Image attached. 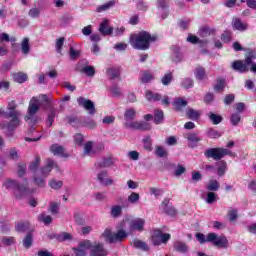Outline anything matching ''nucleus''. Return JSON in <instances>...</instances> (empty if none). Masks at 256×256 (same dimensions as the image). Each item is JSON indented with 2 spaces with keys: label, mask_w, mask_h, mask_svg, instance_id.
<instances>
[{
  "label": "nucleus",
  "mask_w": 256,
  "mask_h": 256,
  "mask_svg": "<svg viewBox=\"0 0 256 256\" xmlns=\"http://www.w3.org/2000/svg\"><path fill=\"white\" fill-rule=\"evenodd\" d=\"M22 243L25 249H31V247L33 246V233L28 232L24 237Z\"/></svg>",
  "instance_id": "25"
},
{
  "label": "nucleus",
  "mask_w": 256,
  "mask_h": 256,
  "mask_svg": "<svg viewBox=\"0 0 256 256\" xmlns=\"http://www.w3.org/2000/svg\"><path fill=\"white\" fill-rule=\"evenodd\" d=\"M57 115V111L55 109H52L47 117L46 123L48 127H53V122L55 121V117Z\"/></svg>",
  "instance_id": "42"
},
{
  "label": "nucleus",
  "mask_w": 256,
  "mask_h": 256,
  "mask_svg": "<svg viewBox=\"0 0 256 256\" xmlns=\"http://www.w3.org/2000/svg\"><path fill=\"white\" fill-rule=\"evenodd\" d=\"M185 171H187V168L181 164H178L177 169L174 171V175L175 177H181Z\"/></svg>",
  "instance_id": "63"
},
{
  "label": "nucleus",
  "mask_w": 256,
  "mask_h": 256,
  "mask_svg": "<svg viewBox=\"0 0 256 256\" xmlns=\"http://www.w3.org/2000/svg\"><path fill=\"white\" fill-rule=\"evenodd\" d=\"M102 237L110 244L123 243L124 239H127L128 234L125 230L119 229L117 232H113L111 229L106 228L102 233Z\"/></svg>",
  "instance_id": "7"
},
{
  "label": "nucleus",
  "mask_w": 256,
  "mask_h": 256,
  "mask_svg": "<svg viewBox=\"0 0 256 256\" xmlns=\"http://www.w3.org/2000/svg\"><path fill=\"white\" fill-rule=\"evenodd\" d=\"M106 73H107V75H109L111 80L117 79L121 75V69L120 68H115V67L108 68L106 70Z\"/></svg>",
  "instance_id": "28"
},
{
  "label": "nucleus",
  "mask_w": 256,
  "mask_h": 256,
  "mask_svg": "<svg viewBox=\"0 0 256 256\" xmlns=\"http://www.w3.org/2000/svg\"><path fill=\"white\" fill-rule=\"evenodd\" d=\"M140 131H151L153 126L149 122L140 121Z\"/></svg>",
  "instance_id": "62"
},
{
  "label": "nucleus",
  "mask_w": 256,
  "mask_h": 256,
  "mask_svg": "<svg viewBox=\"0 0 256 256\" xmlns=\"http://www.w3.org/2000/svg\"><path fill=\"white\" fill-rule=\"evenodd\" d=\"M196 239L200 245L212 243L214 247H218L220 249H227V247H229V240H227V237L225 235L218 236L214 232L208 233L206 237L205 234L198 232L196 233Z\"/></svg>",
  "instance_id": "3"
},
{
  "label": "nucleus",
  "mask_w": 256,
  "mask_h": 256,
  "mask_svg": "<svg viewBox=\"0 0 256 256\" xmlns=\"http://www.w3.org/2000/svg\"><path fill=\"white\" fill-rule=\"evenodd\" d=\"M229 221L231 223L235 222L236 219H238L239 214L237 213V209H232L228 212Z\"/></svg>",
  "instance_id": "60"
},
{
  "label": "nucleus",
  "mask_w": 256,
  "mask_h": 256,
  "mask_svg": "<svg viewBox=\"0 0 256 256\" xmlns=\"http://www.w3.org/2000/svg\"><path fill=\"white\" fill-rule=\"evenodd\" d=\"M41 164V157L36 156L35 160L32 161L28 167L29 171H32V173H35L37 169H39V165Z\"/></svg>",
  "instance_id": "37"
},
{
  "label": "nucleus",
  "mask_w": 256,
  "mask_h": 256,
  "mask_svg": "<svg viewBox=\"0 0 256 256\" xmlns=\"http://www.w3.org/2000/svg\"><path fill=\"white\" fill-rule=\"evenodd\" d=\"M133 247H135V249H141L142 251H149V247L147 246V243H145L143 240L134 239Z\"/></svg>",
  "instance_id": "30"
},
{
  "label": "nucleus",
  "mask_w": 256,
  "mask_h": 256,
  "mask_svg": "<svg viewBox=\"0 0 256 256\" xmlns=\"http://www.w3.org/2000/svg\"><path fill=\"white\" fill-rule=\"evenodd\" d=\"M225 87H227V79L224 77H217L216 83L213 86L215 93H223L225 91Z\"/></svg>",
  "instance_id": "15"
},
{
  "label": "nucleus",
  "mask_w": 256,
  "mask_h": 256,
  "mask_svg": "<svg viewBox=\"0 0 256 256\" xmlns=\"http://www.w3.org/2000/svg\"><path fill=\"white\" fill-rule=\"evenodd\" d=\"M194 75L198 81H203L207 77V71L205 70V67L197 66Z\"/></svg>",
  "instance_id": "20"
},
{
  "label": "nucleus",
  "mask_w": 256,
  "mask_h": 256,
  "mask_svg": "<svg viewBox=\"0 0 256 256\" xmlns=\"http://www.w3.org/2000/svg\"><path fill=\"white\" fill-rule=\"evenodd\" d=\"M144 227H145V219L143 218L132 220L130 223V229L132 231H143Z\"/></svg>",
  "instance_id": "18"
},
{
  "label": "nucleus",
  "mask_w": 256,
  "mask_h": 256,
  "mask_svg": "<svg viewBox=\"0 0 256 256\" xmlns=\"http://www.w3.org/2000/svg\"><path fill=\"white\" fill-rule=\"evenodd\" d=\"M111 7H115V0H110L109 2L98 6L96 11L97 13H103V11H107L109 9H111Z\"/></svg>",
  "instance_id": "32"
},
{
  "label": "nucleus",
  "mask_w": 256,
  "mask_h": 256,
  "mask_svg": "<svg viewBox=\"0 0 256 256\" xmlns=\"http://www.w3.org/2000/svg\"><path fill=\"white\" fill-rule=\"evenodd\" d=\"M14 81L16 83H25V81H27L29 79V76H27V74L23 73V72H18L16 74H14Z\"/></svg>",
  "instance_id": "36"
},
{
  "label": "nucleus",
  "mask_w": 256,
  "mask_h": 256,
  "mask_svg": "<svg viewBox=\"0 0 256 256\" xmlns=\"http://www.w3.org/2000/svg\"><path fill=\"white\" fill-rule=\"evenodd\" d=\"M28 15L32 19H37L41 16V10H39L37 7L31 8L28 12Z\"/></svg>",
  "instance_id": "50"
},
{
  "label": "nucleus",
  "mask_w": 256,
  "mask_h": 256,
  "mask_svg": "<svg viewBox=\"0 0 256 256\" xmlns=\"http://www.w3.org/2000/svg\"><path fill=\"white\" fill-rule=\"evenodd\" d=\"M174 249L178 253H187V251L189 250V247L185 242L177 241L174 243Z\"/></svg>",
  "instance_id": "26"
},
{
  "label": "nucleus",
  "mask_w": 256,
  "mask_h": 256,
  "mask_svg": "<svg viewBox=\"0 0 256 256\" xmlns=\"http://www.w3.org/2000/svg\"><path fill=\"white\" fill-rule=\"evenodd\" d=\"M124 126L127 129H134L135 131H140V121H134V122H126Z\"/></svg>",
  "instance_id": "51"
},
{
  "label": "nucleus",
  "mask_w": 256,
  "mask_h": 256,
  "mask_svg": "<svg viewBox=\"0 0 256 256\" xmlns=\"http://www.w3.org/2000/svg\"><path fill=\"white\" fill-rule=\"evenodd\" d=\"M136 115H137V112L135 111V109L131 108L125 111L124 119L125 121H133Z\"/></svg>",
  "instance_id": "38"
},
{
  "label": "nucleus",
  "mask_w": 256,
  "mask_h": 256,
  "mask_svg": "<svg viewBox=\"0 0 256 256\" xmlns=\"http://www.w3.org/2000/svg\"><path fill=\"white\" fill-rule=\"evenodd\" d=\"M153 79H155V76L149 70L144 71L142 73V76L140 77L141 83H144V84L151 83V81H153Z\"/></svg>",
  "instance_id": "24"
},
{
  "label": "nucleus",
  "mask_w": 256,
  "mask_h": 256,
  "mask_svg": "<svg viewBox=\"0 0 256 256\" xmlns=\"http://www.w3.org/2000/svg\"><path fill=\"white\" fill-rule=\"evenodd\" d=\"M49 187H51V189H61V187H63V181L61 180H56V179H51L48 182Z\"/></svg>",
  "instance_id": "43"
},
{
  "label": "nucleus",
  "mask_w": 256,
  "mask_h": 256,
  "mask_svg": "<svg viewBox=\"0 0 256 256\" xmlns=\"http://www.w3.org/2000/svg\"><path fill=\"white\" fill-rule=\"evenodd\" d=\"M65 44V37H60L56 40V51L61 53L63 51V45Z\"/></svg>",
  "instance_id": "56"
},
{
  "label": "nucleus",
  "mask_w": 256,
  "mask_h": 256,
  "mask_svg": "<svg viewBox=\"0 0 256 256\" xmlns=\"http://www.w3.org/2000/svg\"><path fill=\"white\" fill-rule=\"evenodd\" d=\"M99 32L103 37H107L109 35H113V27L109 26V21L104 20L99 27Z\"/></svg>",
  "instance_id": "16"
},
{
  "label": "nucleus",
  "mask_w": 256,
  "mask_h": 256,
  "mask_svg": "<svg viewBox=\"0 0 256 256\" xmlns=\"http://www.w3.org/2000/svg\"><path fill=\"white\" fill-rule=\"evenodd\" d=\"M256 59L255 50L248 49L245 53V60H236L233 62L232 67L234 71L239 73H247L249 71V65H253V60Z\"/></svg>",
  "instance_id": "6"
},
{
  "label": "nucleus",
  "mask_w": 256,
  "mask_h": 256,
  "mask_svg": "<svg viewBox=\"0 0 256 256\" xmlns=\"http://www.w3.org/2000/svg\"><path fill=\"white\" fill-rule=\"evenodd\" d=\"M79 247L80 249H90L92 250L93 249V244L90 242V240H84L82 242L79 243Z\"/></svg>",
  "instance_id": "59"
},
{
  "label": "nucleus",
  "mask_w": 256,
  "mask_h": 256,
  "mask_svg": "<svg viewBox=\"0 0 256 256\" xmlns=\"http://www.w3.org/2000/svg\"><path fill=\"white\" fill-rule=\"evenodd\" d=\"M140 197H141V196L139 195V193L132 192V193L128 196V202H129V203H132V204H135V203H137V201H139Z\"/></svg>",
  "instance_id": "58"
},
{
  "label": "nucleus",
  "mask_w": 256,
  "mask_h": 256,
  "mask_svg": "<svg viewBox=\"0 0 256 256\" xmlns=\"http://www.w3.org/2000/svg\"><path fill=\"white\" fill-rule=\"evenodd\" d=\"M98 167H100V169H105L107 167H113V158H111V157L103 158V160L100 163H98Z\"/></svg>",
  "instance_id": "35"
},
{
  "label": "nucleus",
  "mask_w": 256,
  "mask_h": 256,
  "mask_svg": "<svg viewBox=\"0 0 256 256\" xmlns=\"http://www.w3.org/2000/svg\"><path fill=\"white\" fill-rule=\"evenodd\" d=\"M171 81H173V72H167L161 79L162 85H170Z\"/></svg>",
  "instance_id": "41"
},
{
  "label": "nucleus",
  "mask_w": 256,
  "mask_h": 256,
  "mask_svg": "<svg viewBox=\"0 0 256 256\" xmlns=\"http://www.w3.org/2000/svg\"><path fill=\"white\" fill-rule=\"evenodd\" d=\"M39 109H40L39 98L32 97V99L29 102L28 114L26 116V119H28V120L33 119V117H35V115H37Z\"/></svg>",
  "instance_id": "9"
},
{
  "label": "nucleus",
  "mask_w": 256,
  "mask_h": 256,
  "mask_svg": "<svg viewBox=\"0 0 256 256\" xmlns=\"http://www.w3.org/2000/svg\"><path fill=\"white\" fill-rule=\"evenodd\" d=\"M171 239V234L163 233L161 229H154L150 241L154 247H159L162 243L167 244Z\"/></svg>",
  "instance_id": "8"
},
{
  "label": "nucleus",
  "mask_w": 256,
  "mask_h": 256,
  "mask_svg": "<svg viewBox=\"0 0 256 256\" xmlns=\"http://www.w3.org/2000/svg\"><path fill=\"white\" fill-rule=\"evenodd\" d=\"M69 55H70V59L72 61H75V59H77L79 55H81V51L75 50L73 49V47H70Z\"/></svg>",
  "instance_id": "64"
},
{
  "label": "nucleus",
  "mask_w": 256,
  "mask_h": 256,
  "mask_svg": "<svg viewBox=\"0 0 256 256\" xmlns=\"http://www.w3.org/2000/svg\"><path fill=\"white\" fill-rule=\"evenodd\" d=\"M158 9H169V0H156Z\"/></svg>",
  "instance_id": "57"
},
{
  "label": "nucleus",
  "mask_w": 256,
  "mask_h": 256,
  "mask_svg": "<svg viewBox=\"0 0 256 256\" xmlns=\"http://www.w3.org/2000/svg\"><path fill=\"white\" fill-rule=\"evenodd\" d=\"M155 155L160 159H163L165 157H168L169 152H167V150L163 146L158 145L155 147Z\"/></svg>",
  "instance_id": "31"
},
{
  "label": "nucleus",
  "mask_w": 256,
  "mask_h": 256,
  "mask_svg": "<svg viewBox=\"0 0 256 256\" xmlns=\"http://www.w3.org/2000/svg\"><path fill=\"white\" fill-rule=\"evenodd\" d=\"M53 167L59 170V166L57 165V163H55L53 159H48L46 166L40 169L41 175L43 177H47V175H49V173L53 171Z\"/></svg>",
  "instance_id": "14"
},
{
  "label": "nucleus",
  "mask_w": 256,
  "mask_h": 256,
  "mask_svg": "<svg viewBox=\"0 0 256 256\" xmlns=\"http://www.w3.org/2000/svg\"><path fill=\"white\" fill-rule=\"evenodd\" d=\"M142 143L145 151H153V141L151 140V136H145L142 139Z\"/></svg>",
  "instance_id": "33"
},
{
  "label": "nucleus",
  "mask_w": 256,
  "mask_h": 256,
  "mask_svg": "<svg viewBox=\"0 0 256 256\" xmlns=\"http://www.w3.org/2000/svg\"><path fill=\"white\" fill-rule=\"evenodd\" d=\"M29 227V221L18 222L15 230L17 231V233H25V231H29Z\"/></svg>",
  "instance_id": "29"
},
{
  "label": "nucleus",
  "mask_w": 256,
  "mask_h": 256,
  "mask_svg": "<svg viewBox=\"0 0 256 256\" xmlns=\"http://www.w3.org/2000/svg\"><path fill=\"white\" fill-rule=\"evenodd\" d=\"M226 155H233V153L231 150L221 147L208 148L204 152L206 159H214V161H218L216 165L218 167L217 171L219 177H223V175H225L227 172V162L225 160H221L223 157H226Z\"/></svg>",
  "instance_id": "1"
},
{
  "label": "nucleus",
  "mask_w": 256,
  "mask_h": 256,
  "mask_svg": "<svg viewBox=\"0 0 256 256\" xmlns=\"http://www.w3.org/2000/svg\"><path fill=\"white\" fill-rule=\"evenodd\" d=\"M25 184H19L17 180H11L8 179L6 180L2 185L7 189V191L11 190L16 191L14 192L15 198L16 199H23L25 195H27V185H29V182L27 179H24Z\"/></svg>",
  "instance_id": "5"
},
{
  "label": "nucleus",
  "mask_w": 256,
  "mask_h": 256,
  "mask_svg": "<svg viewBox=\"0 0 256 256\" xmlns=\"http://www.w3.org/2000/svg\"><path fill=\"white\" fill-rule=\"evenodd\" d=\"M216 201H217V194H215V192H208L206 197V203H208V205H213V203Z\"/></svg>",
  "instance_id": "54"
},
{
  "label": "nucleus",
  "mask_w": 256,
  "mask_h": 256,
  "mask_svg": "<svg viewBox=\"0 0 256 256\" xmlns=\"http://www.w3.org/2000/svg\"><path fill=\"white\" fill-rule=\"evenodd\" d=\"M136 7L139 11H147L149 9V6L143 0H137Z\"/></svg>",
  "instance_id": "61"
},
{
  "label": "nucleus",
  "mask_w": 256,
  "mask_h": 256,
  "mask_svg": "<svg viewBox=\"0 0 256 256\" xmlns=\"http://www.w3.org/2000/svg\"><path fill=\"white\" fill-rule=\"evenodd\" d=\"M61 207V202H51L49 211L52 215H57L59 213V208Z\"/></svg>",
  "instance_id": "46"
},
{
  "label": "nucleus",
  "mask_w": 256,
  "mask_h": 256,
  "mask_svg": "<svg viewBox=\"0 0 256 256\" xmlns=\"http://www.w3.org/2000/svg\"><path fill=\"white\" fill-rule=\"evenodd\" d=\"M21 49L24 55H29V51H31V46H29V38L23 39Z\"/></svg>",
  "instance_id": "39"
},
{
  "label": "nucleus",
  "mask_w": 256,
  "mask_h": 256,
  "mask_svg": "<svg viewBox=\"0 0 256 256\" xmlns=\"http://www.w3.org/2000/svg\"><path fill=\"white\" fill-rule=\"evenodd\" d=\"M77 103L79 107H84L86 111H89L90 115H95L96 110H95V104L93 101L89 99H85L83 96H80L77 98Z\"/></svg>",
  "instance_id": "10"
},
{
  "label": "nucleus",
  "mask_w": 256,
  "mask_h": 256,
  "mask_svg": "<svg viewBox=\"0 0 256 256\" xmlns=\"http://www.w3.org/2000/svg\"><path fill=\"white\" fill-rule=\"evenodd\" d=\"M80 73H85L87 77H95V67L85 66L82 69L78 70Z\"/></svg>",
  "instance_id": "34"
},
{
  "label": "nucleus",
  "mask_w": 256,
  "mask_h": 256,
  "mask_svg": "<svg viewBox=\"0 0 256 256\" xmlns=\"http://www.w3.org/2000/svg\"><path fill=\"white\" fill-rule=\"evenodd\" d=\"M110 215L113 219H117V217H121L123 215V207L120 205H114L110 209Z\"/></svg>",
  "instance_id": "23"
},
{
  "label": "nucleus",
  "mask_w": 256,
  "mask_h": 256,
  "mask_svg": "<svg viewBox=\"0 0 256 256\" xmlns=\"http://www.w3.org/2000/svg\"><path fill=\"white\" fill-rule=\"evenodd\" d=\"M195 85V82L191 78H184V80L181 82V87L184 89H191Z\"/></svg>",
  "instance_id": "49"
},
{
  "label": "nucleus",
  "mask_w": 256,
  "mask_h": 256,
  "mask_svg": "<svg viewBox=\"0 0 256 256\" xmlns=\"http://www.w3.org/2000/svg\"><path fill=\"white\" fill-rule=\"evenodd\" d=\"M209 119L212 121L213 125H219L223 121V117L221 115H217L213 112L209 113Z\"/></svg>",
  "instance_id": "40"
},
{
  "label": "nucleus",
  "mask_w": 256,
  "mask_h": 256,
  "mask_svg": "<svg viewBox=\"0 0 256 256\" xmlns=\"http://www.w3.org/2000/svg\"><path fill=\"white\" fill-rule=\"evenodd\" d=\"M199 35L200 37H211V35H215V29L203 26L199 29Z\"/></svg>",
  "instance_id": "22"
},
{
  "label": "nucleus",
  "mask_w": 256,
  "mask_h": 256,
  "mask_svg": "<svg viewBox=\"0 0 256 256\" xmlns=\"http://www.w3.org/2000/svg\"><path fill=\"white\" fill-rule=\"evenodd\" d=\"M50 151L53 153V155H59V157H69L68 154H65V148L59 144H53L50 147Z\"/></svg>",
  "instance_id": "19"
},
{
  "label": "nucleus",
  "mask_w": 256,
  "mask_h": 256,
  "mask_svg": "<svg viewBox=\"0 0 256 256\" xmlns=\"http://www.w3.org/2000/svg\"><path fill=\"white\" fill-rule=\"evenodd\" d=\"M154 123L155 125H161L163 121L165 120V114L163 113V110L156 109L154 110Z\"/></svg>",
  "instance_id": "21"
},
{
  "label": "nucleus",
  "mask_w": 256,
  "mask_h": 256,
  "mask_svg": "<svg viewBox=\"0 0 256 256\" xmlns=\"http://www.w3.org/2000/svg\"><path fill=\"white\" fill-rule=\"evenodd\" d=\"M231 35H232L231 31L225 30V31L221 34V37H220L222 43H231V39H232V38H231Z\"/></svg>",
  "instance_id": "47"
},
{
  "label": "nucleus",
  "mask_w": 256,
  "mask_h": 256,
  "mask_svg": "<svg viewBox=\"0 0 256 256\" xmlns=\"http://www.w3.org/2000/svg\"><path fill=\"white\" fill-rule=\"evenodd\" d=\"M187 41L189 43H192L193 45H197V43H203L204 45H207L208 41L207 40H199V37L195 36V35H189L187 38Z\"/></svg>",
  "instance_id": "44"
},
{
  "label": "nucleus",
  "mask_w": 256,
  "mask_h": 256,
  "mask_svg": "<svg viewBox=\"0 0 256 256\" xmlns=\"http://www.w3.org/2000/svg\"><path fill=\"white\" fill-rule=\"evenodd\" d=\"M232 27L234 31H240L243 33V31H247V29H249V24L243 22L240 18L234 17L232 19Z\"/></svg>",
  "instance_id": "13"
},
{
  "label": "nucleus",
  "mask_w": 256,
  "mask_h": 256,
  "mask_svg": "<svg viewBox=\"0 0 256 256\" xmlns=\"http://www.w3.org/2000/svg\"><path fill=\"white\" fill-rule=\"evenodd\" d=\"M8 110L10 112L5 113V119H11L8 123H1L0 128L1 129H7L8 131H15L19 125H21V119H19V116L21 113L17 111V104L15 101H11L8 104Z\"/></svg>",
  "instance_id": "4"
},
{
  "label": "nucleus",
  "mask_w": 256,
  "mask_h": 256,
  "mask_svg": "<svg viewBox=\"0 0 256 256\" xmlns=\"http://www.w3.org/2000/svg\"><path fill=\"white\" fill-rule=\"evenodd\" d=\"M155 41H157V36H152L147 31H141L138 34H132L129 43L133 49L147 51L151 47V43H155Z\"/></svg>",
  "instance_id": "2"
},
{
  "label": "nucleus",
  "mask_w": 256,
  "mask_h": 256,
  "mask_svg": "<svg viewBox=\"0 0 256 256\" xmlns=\"http://www.w3.org/2000/svg\"><path fill=\"white\" fill-rule=\"evenodd\" d=\"M172 105L178 113H183V110L185 109V107H187L188 102H187V100H185L181 97H178L175 99V101L173 102Z\"/></svg>",
  "instance_id": "17"
},
{
  "label": "nucleus",
  "mask_w": 256,
  "mask_h": 256,
  "mask_svg": "<svg viewBox=\"0 0 256 256\" xmlns=\"http://www.w3.org/2000/svg\"><path fill=\"white\" fill-rule=\"evenodd\" d=\"M186 117H188V119H191V121H197V120H199V117H201V112H199L193 108H190L186 112Z\"/></svg>",
  "instance_id": "27"
},
{
  "label": "nucleus",
  "mask_w": 256,
  "mask_h": 256,
  "mask_svg": "<svg viewBox=\"0 0 256 256\" xmlns=\"http://www.w3.org/2000/svg\"><path fill=\"white\" fill-rule=\"evenodd\" d=\"M108 252L102 243H95L90 250V256H107Z\"/></svg>",
  "instance_id": "12"
},
{
  "label": "nucleus",
  "mask_w": 256,
  "mask_h": 256,
  "mask_svg": "<svg viewBox=\"0 0 256 256\" xmlns=\"http://www.w3.org/2000/svg\"><path fill=\"white\" fill-rule=\"evenodd\" d=\"M186 139L188 141V147L191 149H194V147H197L201 141H203V138L199 136V132H191L186 135Z\"/></svg>",
  "instance_id": "11"
},
{
  "label": "nucleus",
  "mask_w": 256,
  "mask_h": 256,
  "mask_svg": "<svg viewBox=\"0 0 256 256\" xmlns=\"http://www.w3.org/2000/svg\"><path fill=\"white\" fill-rule=\"evenodd\" d=\"M83 125L88 129H95V127H97V122H95V120L93 119L88 118L83 121Z\"/></svg>",
  "instance_id": "55"
},
{
  "label": "nucleus",
  "mask_w": 256,
  "mask_h": 256,
  "mask_svg": "<svg viewBox=\"0 0 256 256\" xmlns=\"http://www.w3.org/2000/svg\"><path fill=\"white\" fill-rule=\"evenodd\" d=\"M219 181L212 180L209 182V184L206 186L207 191H219Z\"/></svg>",
  "instance_id": "45"
},
{
  "label": "nucleus",
  "mask_w": 256,
  "mask_h": 256,
  "mask_svg": "<svg viewBox=\"0 0 256 256\" xmlns=\"http://www.w3.org/2000/svg\"><path fill=\"white\" fill-rule=\"evenodd\" d=\"M230 122L233 125V127H237L239 123L241 122V114L239 113H234L230 117Z\"/></svg>",
  "instance_id": "48"
},
{
  "label": "nucleus",
  "mask_w": 256,
  "mask_h": 256,
  "mask_svg": "<svg viewBox=\"0 0 256 256\" xmlns=\"http://www.w3.org/2000/svg\"><path fill=\"white\" fill-rule=\"evenodd\" d=\"M25 173H27V164L23 162L18 163V177H24Z\"/></svg>",
  "instance_id": "52"
},
{
  "label": "nucleus",
  "mask_w": 256,
  "mask_h": 256,
  "mask_svg": "<svg viewBox=\"0 0 256 256\" xmlns=\"http://www.w3.org/2000/svg\"><path fill=\"white\" fill-rule=\"evenodd\" d=\"M207 136L210 139H219V137H221V134L219 133V131L213 129V128H209L207 130Z\"/></svg>",
  "instance_id": "53"
}]
</instances>
